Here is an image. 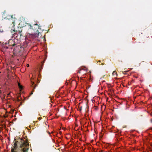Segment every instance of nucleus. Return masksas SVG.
<instances>
[{
    "label": "nucleus",
    "mask_w": 152,
    "mask_h": 152,
    "mask_svg": "<svg viewBox=\"0 0 152 152\" xmlns=\"http://www.w3.org/2000/svg\"><path fill=\"white\" fill-rule=\"evenodd\" d=\"M150 121L152 123V119H151L150 120Z\"/></svg>",
    "instance_id": "nucleus-14"
},
{
    "label": "nucleus",
    "mask_w": 152,
    "mask_h": 152,
    "mask_svg": "<svg viewBox=\"0 0 152 152\" xmlns=\"http://www.w3.org/2000/svg\"><path fill=\"white\" fill-rule=\"evenodd\" d=\"M77 72L79 73H80V71H78Z\"/></svg>",
    "instance_id": "nucleus-19"
},
{
    "label": "nucleus",
    "mask_w": 152,
    "mask_h": 152,
    "mask_svg": "<svg viewBox=\"0 0 152 152\" xmlns=\"http://www.w3.org/2000/svg\"><path fill=\"white\" fill-rule=\"evenodd\" d=\"M12 23H13V26H15V23H14V22H12Z\"/></svg>",
    "instance_id": "nucleus-13"
},
{
    "label": "nucleus",
    "mask_w": 152,
    "mask_h": 152,
    "mask_svg": "<svg viewBox=\"0 0 152 152\" xmlns=\"http://www.w3.org/2000/svg\"><path fill=\"white\" fill-rule=\"evenodd\" d=\"M4 31L3 28H2L1 27L0 28V33H3Z\"/></svg>",
    "instance_id": "nucleus-10"
},
{
    "label": "nucleus",
    "mask_w": 152,
    "mask_h": 152,
    "mask_svg": "<svg viewBox=\"0 0 152 152\" xmlns=\"http://www.w3.org/2000/svg\"><path fill=\"white\" fill-rule=\"evenodd\" d=\"M27 25H28L29 28H30L33 30H36V29H37V28L39 29V27L37 23L34 24L33 26H31L29 24H27Z\"/></svg>",
    "instance_id": "nucleus-3"
},
{
    "label": "nucleus",
    "mask_w": 152,
    "mask_h": 152,
    "mask_svg": "<svg viewBox=\"0 0 152 152\" xmlns=\"http://www.w3.org/2000/svg\"><path fill=\"white\" fill-rule=\"evenodd\" d=\"M7 44H8L7 42H6V43H5L4 46V48H5L6 49H8V48H10L9 46V45L8 46H7Z\"/></svg>",
    "instance_id": "nucleus-7"
},
{
    "label": "nucleus",
    "mask_w": 152,
    "mask_h": 152,
    "mask_svg": "<svg viewBox=\"0 0 152 152\" xmlns=\"http://www.w3.org/2000/svg\"><path fill=\"white\" fill-rule=\"evenodd\" d=\"M15 148L19 147L21 149L22 152H28L29 149V145L28 140L25 138H19L17 141H16L14 143Z\"/></svg>",
    "instance_id": "nucleus-1"
},
{
    "label": "nucleus",
    "mask_w": 152,
    "mask_h": 152,
    "mask_svg": "<svg viewBox=\"0 0 152 152\" xmlns=\"http://www.w3.org/2000/svg\"><path fill=\"white\" fill-rule=\"evenodd\" d=\"M41 119V117H39L38 118V120H40Z\"/></svg>",
    "instance_id": "nucleus-12"
},
{
    "label": "nucleus",
    "mask_w": 152,
    "mask_h": 152,
    "mask_svg": "<svg viewBox=\"0 0 152 152\" xmlns=\"http://www.w3.org/2000/svg\"><path fill=\"white\" fill-rule=\"evenodd\" d=\"M32 86H33V85L34 84V82H32Z\"/></svg>",
    "instance_id": "nucleus-16"
},
{
    "label": "nucleus",
    "mask_w": 152,
    "mask_h": 152,
    "mask_svg": "<svg viewBox=\"0 0 152 152\" xmlns=\"http://www.w3.org/2000/svg\"><path fill=\"white\" fill-rule=\"evenodd\" d=\"M26 66H27V67H29V64H27Z\"/></svg>",
    "instance_id": "nucleus-11"
},
{
    "label": "nucleus",
    "mask_w": 152,
    "mask_h": 152,
    "mask_svg": "<svg viewBox=\"0 0 152 152\" xmlns=\"http://www.w3.org/2000/svg\"><path fill=\"white\" fill-rule=\"evenodd\" d=\"M150 129L152 130V128H151Z\"/></svg>",
    "instance_id": "nucleus-24"
},
{
    "label": "nucleus",
    "mask_w": 152,
    "mask_h": 152,
    "mask_svg": "<svg viewBox=\"0 0 152 152\" xmlns=\"http://www.w3.org/2000/svg\"><path fill=\"white\" fill-rule=\"evenodd\" d=\"M104 63H102V64H101V65H104Z\"/></svg>",
    "instance_id": "nucleus-18"
},
{
    "label": "nucleus",
    "mask_w": 152,
    "mask_h": 152,
    "mask_svg": "<svg viewBox=\"0 0 152 152\" xmlns=\"http://www.w3.org/2000/svg\"><path fill=\"white\" fill-rule=\"evenodd\" d=\"M13 31L18 33V34L19 35V36L20 37H21L23 35L22 33V30L21 28H20L18 31H15V29H14Z\"/></svg>",
    "instance_id": "nucleus-4"
},
{
    "label": "nucleus",
    "mask_w": 152,
    "mask_h": 152,
    "mask_svg": "<svg viewBox=\"0 0 152 152\" xmlns=\"http://www.w3.org/2000/svg\"><path fill=\"white\" fill-rule=\"evenodd\" d=\"M43 68L42 67V66L41 67V69H42V68Z\"/></svg>",
    "instance_id": "nucleus-21"
},
{
    "label": "nucleus",
    "mask_w": 152,
    "mask_h": 152,
    "mask_svg": "<svg viewBox=\"0 0 152 152\" xmlns=\"http://www.w3.org/2000/svg\"><path fill=\"white\" fill-rule=\"evenodd\" d=\"M80 79L81 80H83V77H81L80 78Z\"/></svg>",
    "instance_id": "nucleus-17"
},
{
    "label": "nucleus",
    "mask_w": 152,
    "mask_h": 152,
    "mask_svg": "<svg viewBox=\"0 0 152 152\" xmlns=\"http://www.w3.org/2000/svg\"><path fill=\"white\" fill-rule=\"evenodd\" d=\"M82 107H80V111L81 110H82Z\"/></svg>",
    "instance_id": "nucleus-15"
},
{
    "label": "nucleus",
    "mask_w": 152,
    "mask_h": 152,
    "mask_svg": "<svg viewBox=\"0 0 152 152\" xmlns=\"http://www.w3.org/2000/svg\"><path fill=\"white\" fill-rule=\"evenodd\" d=\"M122 73H124V72H122Z\"/></svg>",
    "instance_id": "nucleus-26"
},
{
    "label": "nucleus",
    "mask_w": 152,
    "mask_h": 152,
    "mask_svg": "<svg viewBox=\"0 0 152 152\" xmlns=\"http://www.w3.org/2000/svg\"><path fill=\"white\" fill-rule=\"evenodd\" d=\"M18 33L16 32V33H14L13 34V36L14 38L19 39H20V37L19 36V35L18 34Z\"/></svg>",
    "instance_id": "nucleus-5"
},
{
    "label": "nucleus",
    "mask_w": 152,
    "mask_h": 152,
    "mask_svg": "<svg viewBox=\"0 0 152 152\" xmlns=\"http://www.w3.org/2000/svg\"><path fill=\"white\" fill-rule=\"evenodd\" d=\"M39 80H37V83H39Z\"/></svg>",
    "instance_id": "nucleus-20"
},
{
    "label": "nucleus",
    "mask_w": 152,
    "mask_h": 152,
    "mask_svg": "<svg viewBox=\"0 0 152 152\" xmlns=\"http://www.w3.org/2000/svg\"><path fill=\"white\" fill-rule=\"evenodd\" d=\"M18 86L20 89V91H21L23 89V86L21 85L20 84V83H18Z\"/></svg>",
    "instance_id": "nucleus-6"
},
{
    "label": "nucleus",
    "mask_w": 152,
    "mask_h": 152,
    "mask_svg": "<svg viewBox=\"0 0 152 152\" xmlns=\"http://www.w3.org/2000/svg\"><path fill=\"white\" fill-rule=\"evenodd\" d=\"M99 62H101V61H99Z\"/></svg>",
    "instance_id": "nucleus-23"
},
{
    "label": "nucleus",
    "mask_w": 152,
    "mask_h": 152,
    "mask_svg": "<svg viewBox=\"0 0 152 152\" xmlns=\"http://www.w3.org/2000/svg\"><path fill=\"white\" fill-rule=\"evenodd\" d=\"M34 122V123L35 122H34H34Z\"/></svg>",
    "instance_id": "nucleus-25"
},
{
    "label": "nucleus",
    "mask_w": 152,
    "mask_h": 152,
    "mask_svg": "<svg viewBox=\"0 0 152 152\" xmlns=\"http://www.w3.org/2000/svg\"><path fill=\"white\" fill-rule=\"evenodd\" d=\"M37 86V85H35L34 86H32L33 87V89L32 90V92L31 94H33V90L35 89V88L36 87V86Z\"/></svg>",
    "instance_id": "nucleus-8"
},
{
    "label": "nucleus",
    "mask_w": 152,
    "mask_h": 152,
    "mask_svg": "<svg viewBox=\"0 0 152 152\" xmlns=\"http://www.w3.org/2000/svg\"><path fill=\"white\" fill-rule=\"evenodd\" d=\"M39 34H40V33H39H39H38V35H39Z\"/></svg>",
    "instance_id": "nucleus-22"
},
{
    "label": "nucleus",
    "mask_w": 152,
    "mask_h": 152,
    "mask_svg": "<svg viewBox=\"0 0 152 152\" xmlns=\"http://www.w3.org/2000/svg\"><path fill=\"white\" fill-rule=\"evenodd\" d=\"M112 74H113V76H115V75L116 77H117V74L116 73V72L115 71H114L113 72Z\"/></svg>",
    "instance_id": "nucleus-9"
},
{
    "label": "nucleus",
    "mask_w": 152,
    "mask_h": 152,
    "mask_svg": "<svg viewBox=\"0 0 152 152\" xmlns=\"http://www.w3.org/2000/svg\"><path fill=\"white\" fill-rule=\"evenodd\" d=\"M20 42L19 39L14 38V39H10L8 41V45L9 46H15L19 44Z\"/></svg>",
    "instance_id": "nucleus-2"
}]
</instances>
